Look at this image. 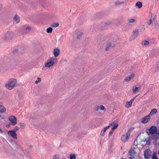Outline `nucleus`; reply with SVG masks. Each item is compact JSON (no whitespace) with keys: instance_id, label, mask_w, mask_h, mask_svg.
I'll use <instances>...</instances> for the list:
<instances>
[{"instance_id":"79ce46f5","label":"nucleus","mask_w":159,"mask_h":159,"mask_svg":"<svg viewBox=\"0 0 159 159\" xmlns=\"http://www.w3.org/2000/svg\"><path fill=\"white\" fill-rule=\"evenodd\" d=\"M57 159V156L55 155H54L53 157V159Z\"/></svg>"},{"instance_id":"f8f14e48","label":"nucleus","mask_w":159,"mask_h":159,"mask_svg":"<svg viewBox=\"0 0 159 159\" xmlns=\"http://www.w3.org/2000/svg\"><path fill=\"white\" fill-rule=\"evenodd\" d=\"M113 125L111 129L114 130L117 128L118 126V124L116 123L115 121H114L109 124L108 126H110V127Z\"/></svg>"},{"instance_id":"de8ad7c7","label":"nucleus","mask_w":159,"mask_h":159,"mask_svg":"<svg viewBox=\"0 0 159 159\" xmlns=\"http://www.w3.org/2000/svg\"><path fill=\"white\" fill-rule=\"evenodd\" d=\"M133 101H134L133 99H131V100H130L129 101H130V102H131V104H132V102H133Z\"/></svg>"},{"instance_id":"20e7f679","label":"nucleus","mask_w":159,"mask_h":159,"mask_svg":"<svg viewBox=\"0 0 159 159\" xmlns=\"http://www.w3.org/2000/svg\"><path fill=\"white\" fill-rule=\"evenodd\" d=\"M8 120L11 122V125L13 126L16 125L17 124V119L15 116H10L8 118Z\"/></svg>"},{"instance_id":"4d7b16f0","label":"nucleus","mask_w":159,"mask_h":159,"mask_svg":"<svg viewBox=\"0 0 159 159\" xmlns=\"http://www.w3.org/2000/svg\"><path fill=\"white\" fill-rule=\"evenodd\" d=\"M57 159H59V158H57Z\"/></svg>"},{"instance_id":"f704fd0d","label":"nucleus","mask_w":159,"mask_h":159,"mask_svg":"<svg viewBox=\"0 0 159 159\" xmlns=\"http://www.w3.org/2000/svg\"><path fill=\"white\" fill-rule=\"evenodd\" d=\"M19 128L18 127L16 126L12 130L14 131V132H15V133H16V131L17 130H19Z\"/></svg>"},{"instance_id":"dca6fc26","label":"nucleus","mask_w":159,"mask_h":159,"mask_svg":"<svg viewBox=\"0 0 159 159\" xmlns=\"http://www.w3.org/2000/svg\"><path fill=\"white\" fill-rule=\"evenodd\" d=\"M135 75L134 74H132L127 77H126L125 79V81L126 82H128L130 81L131 79H132L134 76Z\"/></svg>"},{"instance_id":"72a5a7b5","label":"nucleus","mask_w":159,"mask_h":159,"mask_svg":"<svg viewBox=\"0 0 159 159\" xmlns=\"http://www.w3.org/2000/svg\"><path fill=\"white\" fill-rule=\"evenodd\" d=\"M41 81V79L39 77H38L37 78V80H36L35 81V83L36 84H38L39 83H40Z\"/></svg>"},{"instance_id":"473e14b6","label":"nucleus","mask_w":159,"mask_h":159,"mask_svg":"<svg viewBox=\"0 0 159 159\" xmlns=\"http://www.w3.org/2000/svg\"><path fill=\"white\" fill-rule=\"evenodd\" d=\"M59 24L58 23H54L52 25V26L54 27H57L59 26Z\"/></svg>"},{"instance_id":"603ef678","label":"nucleus","mask_w":159,"mask_h":159,"mask_svg":"<svg viewBox=\"0 0 159 159\" xmlns=\"http://www.w3.org/2000/svg\"><path fill=\"white\" fill-rule=\"evenodd\" d=\"M158 154H159V150H158Z\"/></svg>"},{"instance_id":"3c124183","label":"nucleus","mask_w":159,"mask_h":159,"mask_svg":"<svg viewBox=\"0 0 159 159\" xmlns=\"http://www.w3.org/2000/svg\"><path fill=\"white\" fill-rule=\"evenodd\" d=\"M129 159H132L131 157H130L129 158Z\"/></svg>"},{"instance_id":"37998d69","label":"nucleus","mask_w":159,"mask_h":159,"mask_svg":"<svg viewBox=\"0 0 159 159\" xmlns=\"http://www.w3.org/2000/svg\"><path fill=\"white\" fill-rule=\"evenodd\" d=\"M3 133V131L0 128V134H2Z\"/></svg>"},{"instance_id":"a211bd4d","label":"nucleus","mask_w":159,"mask_h":159,"mask_svg":"<svg viewBox=\"0 0 159 159\" xmlns=\"http://www.w3.org/2000/svg\"><path fill=\"white\" fill-rule=\"evenodd\" d=\"M155 18V16L154 14L152 15L151 16V19H150L148 21V25H149L152 23V21H154Z\"/></svg>"},{"instance_id":"ea45409f","label":"nucleus","mask_w":159,"mask_h":159,"mask_svg":"<svg viewBox=\"0 0 159 159\" xmlns=\"http://www.w3.org/2000/svg\"><path fill=\"white\" fill-rule=\"evenodd\" d=\"M137 139H135L134 141V144L135 145H136L137 144H136L137 142Z\"/></svg>"},{"instance_id":"1a4fd4ad","label":"nucleus","mask_w":159,"mask_h":159,"mask_svg":"<svg viewBox=\"0 0 159 159\" xmlns=\"http://www.w3.org/2000/svg\"><path fill=\"white\" fill-rule=\"evenodd\" d=\"M54 61H50L48 60V61L45 64V67L49 68L50 67H52L55 64Z\"/></svg>"},{"instance_id":"9b49d317","label":"nucleus","mask_w":159,"mask_h":159,"mask_svg":"<svg viewBox=\"0 0 159 159\" xmlns=\"http://www.w3.org/2000/svg\"><path fill=\"white\" fill-rule=\"evenodd\" d=\"M150 118L149 115L145 116L141 119V122L143 123H146L148 122L150 120Z\"/></svg>"},{"instance_id":"864d4df0","label":"nucleus","mask_w":159,"mask_h":159,"mask_svg":"<svg viewBox=\"0 0 159 159\" xmlns=\"http://www.w3.org/2000/svg\"><path fill=\"white\" fill-rule=\"evenodd\" d=\"M157 27H158V28H159V25H158L157 26Z\"/></svg>"},{"instance_id":"423d86ee","label":"nucleus","mask_w":159,"mask_h":159,"mask_svg":"<svg viewBox=\"0 0 159 159\" xmlns=\"http://www.w3.org/2000/svg\"><path fill=\"white\" fill-rule=\"evenodd\" d=\"M139 34V31L138 29H135L133 31V34L130 38L129 40L132 41L136 38Z\"/></svg>"},{"instance_id":"7ed1b4c3","label":"nucleus","mask_w":159,"mask_h":159,"mask_svg":"<svg viewBox=\"0 0 159 159\" xmlns=\"http://www.w3.org/2000/svg\"><path fill=\"white\" fill-rule=\"evenodd\" d=\"M130 134V130L129 129L127 132L126 134H123L121 138V141L122 142H126L129 139Z\"/></svg>"},{"instance_id":"6e6d98bb","label":"nucleus","mask_w":159,"mask_h":159,"mask_svg":"<svg viewBox=\"0 0 159 159\" xmlns=\"http://www.w3.org/2000/svg\"><path fill=\"white\" fill-rule=\"evenodd\" d=\"M1 115H0V117H1Z\"/></svg>"},{"instance_id":"a878e982","label":"nucleus","mask_w":159,"mask_h":159,"mask_svg":"<svg viewBox=\"0 0 159 159\" xmlns=\"http://www.w3.org/2000/svg\"><path fill=\"white\" fill-rule=\"evenodd\" d=\"M123 3V2L120 1V0H119L115 2V4L116 6H118L120 5L121 4Z\"/></svg>"},{"instance_id":"cd10ccee","label":"nucleus","mask_w":159,"mask_h":159,"mask_svg":"<svg viewBox=\"0 0 159 159\" xmlns=\"http://www.w3.org/2000/svg\"><path fill=\"white\" fill-rule=\"evenodd\" d=\"M139 90V87H135L132 89L133 92L134 93H135L137 92Z\"/></svg>"},{"instance_id":"5fc2aeb1","label":"nucleus","mask_w":159,"mask_h":159,"mask_svg":"<svg viewBox=\"0 0 159 159\" xmlns=\"http://www.w3.org/2000/svg\"><path fill=\"white\" fill-rule=\"evenodd\" d=\"M121 159H124V158H121Z\"/></svg>"},{"instance_id":"b1692460","label":"nucleus","mask_w":159,"mask_h":159,"mask_svg":"<svg viewBox=\"0 0 159 159\" xmlns=\"http://www.w3.org/2000/svg\"><path fill=\"white\" fill-rule=\"evenodd\" d=\"M152 159H158L157 156V152H153Z\"/></svg>"},{"instance_id":"9d476101","label":"nucleus","mask_w":159,"mask_h":159,"mask_svg":"<svg viewBox=\"0 0 159 159\" xmlns=\"http://www.w3.org/2000/svg\"><path fill=\"white\" fill-rule=\"evenodd\" d=\"M136 19L134 18H130L127 20L128 24L131 26L134 25L135 24Z\"/></svg>"},{"instance_id":"39448f33","label":"nucleus","mask_w":159,"mask_h":159,"mask_svg":"<svg viewBox=\"0 0 159 159\" xmlns=\"http://www.w3.org/2000/svg\"><path fill=\"white\" fill-rule=\"evenodd\" d=\"M152 153V151L149 149H147L146 150L144 153V157L145 159H149V157Z\"/></svg>"},{"instance_id":"aec40b11","label":"nucleus","mask_w":159,"mask_h":159,"mask_svg":"<svg viewBox=\"0 0 159 159\" xmlns=\"http://www.w3.org/2000/svg\"><path fill=\"white\" fill-rule=\"evenodd\" d=\"M157 111V110L156 109H153L151 111L149 115L152 116L155 114Z\"/></svg>"},{"instance_id":"09e8293b","label":"nucleus","mask_w":159,"mask_h":159,"mask_svg":"<svg viewBox=\"0 0 159 159\" xmlns=\"http://www.w3.org/2000/svg\"><path fill=\"white\" fill-rule=\"evenodd\" d=\"M7 37H8V38H9V37H8V36L7 34Z\"/></svg>"},{"instance_id":"4be33fe9","label":"nucleus","mask_w":159,"mask_h":159,"mask_svg":"<svg viewBox=\"0 0 159 159\" xmlns=\"http://www.w3.org/2000/svg\"><path fill=\"white\" fill-rule=\"evenodd\" d=\"M129 155L131 156H132L135 154V151L133 148H131L129 151Z\"/></svg>"},{"instance_id":"c756f323","label":"nucleus","mask_w":159,"mask_h":159,"mask_svg":"<svg viewBox=\"0 0 159 159\" xmlns=\"http://www.w3.org/2000/svg\"><path fill=\"white\" fill-rule=\"evenodd\" d=\"M19 125H20V128L22 129H23L25 127V125L24 123H19Z\"/></svg>"},{"instance_id":"49530a36","label":"nucleus","mask_w":159,"mask_h":159,"mask_svg":"<svg viewBox=\"0 0 159 159\" xmlns=\"http://www.w3.org/2000/svg\"><path fill=\"white\" fill-rule=\"evenodd\" d=\"M10 125H9L8 124L6 125V127L7 128H9L10 127Z\"/></svg>"},{"instance_id":"bb28decb","label":"nucleus","mask_w":159,"mask_h":159,"mask_svg":"<svg viewBox=\"0 0 159 159\" xmlns=\"http://www.w3.org/2000/svg\"><path fill=\"white\" fill-rule=\"evenodd\" d=\"M83 35V33L80 32L77 34V38L78 39H80L82 37Z\"/></svg>"},{"instance_id":"58836bf2","label":"nucleus","mask_w":159,"mask_h":159,"mask_svg":"<svg viewBox=\"0 0 159 159\" xmlns=\"http://www.w3.org/2000/svg\"><path fill=\"white\" fill-rule=\"evenodd\" d=\"M146 143L148 145L150 144V141L149 138L148 139V140H147V141L146 142Z\"/></svg>"},{"instance_id":"4c0bfd02","label":"nucleus","mask_w":159,"mask_h":159,"mask_svg":"<svg viewBox=\"0 0 159 159\" xmlns=\"http://www.w3.org/2000/svg\"><path fill=\"white\" fill-rule=\"evenodd\" d=\"M25 29L27 30L30 31L31 30V28L30 27L26 26L25 27Z\"/></svg>"},{"instance_id":"c85d7f7f","label":"nucleus","mask_w":159,"mask_h":159,"mask_svg":"<svg viewBox=\"0 0 159 159\" xmlns=\"http://www.w3.org/2000/svg\"><path fill=\"white\" fill-rule=\"evenodd\" d=\"M149 44V42L148 41L145 40L143 42L142 44L143 46H145L148 45Z\"/></svg>"},{"instance_id":"393cba45","label":"nucleus","mask_w":159,"mask_h":159,"mask_svg":"<svg viewBox=\"0 0 159 159\" xmlns=\"http://www.w3.org/2000/svg\"><path fill=\"white\" fill-rule=\"evenodd\" d=\"M135 6L138 7L139 8H140L142 6V3L141 2H138L136 3Z\"/></svg>"},{"instance_id":"5701e85b","label":"nucleus","mask_w":159,"mask_h":159,"mask_svg":"<svg viewBox=\"0 0 159 159\" xmlns=\"http://www.w3.org/2000/svg\"><path fill=\"white\" fill-rule=\"evenodd\" d=\"M132 104L131 102L127 101L125 104V106L127 108H129L131 107Z\"/></svg>"},{"instance_id":"a18cd8bd","label":"nucleus","mask_w":159,"mask_h":159,"mask_svg":"<svg viewBox=\"0 0 159 159\" xmlns=\"http://www.w3.org/2000/svg\"><path fill=\"white\" fill-rule=\"evenodd\" d=\"M158 25H157V23H155V26L156 27H157V26Z\"/></svg>"},{"instance_id":"f3484780","label":"nucleus","mask_w":159,"mask_h":159,"mask_svg":"<svg viewBox=\"0 0 159 159\" xmlns=\"http://www.w3.org/2000/svg\"><path fill=\"white\" fill-rule=\"evenodd\" d=\"M110 127V126H107L106 127L104 128L101 131V132L100 135L101 136H103L104 135L105 132L106 130Z\"/></svg>"},{"instance_id":"c03bdc74","label":"nucleus","mask_w":159,"mask_h":159,"mask_svg":"<svg viewBox=\"0 0 159 159\" xmlns=\"http://www.w3.org/2000/svg\"><path fill=\"white\" fill-rule=\"evenodd\" d=\"M110 22H107V23L105 24L106 25H109L110 24Z\"/></svg>"},{"instance_id":"7c9ffc66","label":"nucleus","mask_w":159,"mask_h":159,"mask_svg":"<svg viewBox=\"0 0 159 159\" xmlns=\"http://www.w3.org/2000/svg\"><path fill=\"white\" fill-rule=\"evenodd\" d=\"M56 60L57 58L55 57H52L49 58L48 60L49 61H53L55 62V61Z\"/></svg>"},{"instance_id":"e433bc0d","label":"nucleus","mask_w":159,"mask_h":159,"mask_svg":"<svg viewBox=\"0 0 159 159\" xmlns=\"http://www.w3.org/2000/svg\"><path fill=\"white\" fill-rule=\"evenodd\" d=\"M114 132L113 130L111 129V130L109 132V137Z\"/></svg>"},{"instance_id":"ddd939ff","label":"nucleus","mask_w":159,"mask_h":159,"mask_svg":"<svg viewBox=\"0 0 159 159\" xmlns=\"http://www.w3.org/2000/svg\"><path fill=\"white\" fill-rule=\"evenodd\" d=\"M7 66L3 62L0 63V71H2L6 70Z\"/></svg>"},{"instance_id":"6e6552de","label":"nucleus","mask_w":159,"mask_h":159,"mask_svg":"<svg viewBox=\"0 0 159 159\" xmlns=\"http://www.w3.org/2000/svg\"><path fill=\"white\" fill-rule=\"evenodd\" d=\"M95 110L96 111H106V109L102 105L97 106H96L94 108Z\"/></svg>"},{"instance_id":"6ab92c4d","label":"nucleus","mask_w":159,"mask_h":159,"mask_svg":"<svg viewBox=\"0 0 159 159\" xmlns=\"http://www.w3.org/2000/svg\"><path fill=\"white\" fill-rule=\"evenodd\" d=\"M114 44L113 43H109L107 45L106 48L105 50L106 51H108L110 48H111L113 47L114 46Z\"/></svg>"},{"instance_id":"4468645a","label":"nucleus","mask_w":159,"mask_h":159,"mask_svg":"<svg viewBox=\"0 0 159 159\" xmlns=\"http://www.w3.org/2000/svg\"><path fill=\"white\" fill-rule=\"evenodd\" d=\"M6 108L3 106L2 103L0 102V113H4L6 112Z\"/></svg>"},{"instance_id":"8fccbe9b","label":"nucleus","mask_w":159,"mask_h":159,"mask_svg":"<svg viewBox=\"0 0 159 159\" xmlns=\"http://www.w3.org/2000/svg\"><path fill=\"white\" fill-rule=\"evenodd\" d=\"M135 98V97L134 98H133L132 99H133V100H134V99Z\"/></svg>"},{"instance_id":"f257e3e1","label":"nucleus","mask_w":159,"mask_h":159,"mask_svg":"<svg viewBox=\"0 0 159 159\" xmlns=\"http://www.w3.org/2000/svg\"><path fill=\"white\" fill-rule=\"evenodd\" d=\"M158 130L159 132L157 133V127L155 126H152L149 129V131L147 132V134L148 135H152V139L153 140L159 139V129Z\"/></svg>"},{"instance_id":"2eb2a0df","label":"nucleus","mask_w":159,"mask_h":159,"mask_svg":"<svg viewBox=\"0 0 159 159\" xmlns=\"http://www.w3.org/2000/svg\"><path fill=\"white\" fill-rule=\"evenodd\" d=\"M60 51L57 48H55L53 51V54L55 57H57L60 54Z\"/></svg>"},{"instance_id":"0eeeda50","label":"nucleus","mask_w":159,"mask_h":159,"mask_svg":"<svg viewBox=\"0 0 159 159\" xmlns=\"http://www.w3.org/2000/svg\"><path fill=\"white\" fill-rule=\"evenodd\" d=\"M7 134L8 136H11L14 139H17V135L16 133L12 130L8 131Z\"/></svg>"},{"instance_id":"2f4dec72","label":"nucleus","mask_w":159,"mask_h":159,"mask_svg":"<svg viewBox=\"0 0 159 159\" xmlns=\"http://www.w3.org/2000/svg\"><path fill=\"white\" fill-rule=\"evenodd\" d=\"M52 31V28L50 27L48 28L47 29V32L48 33H51Z\"/></svg>"},{"instance_id":"f03ea898","label":"nucleus","mask_w":159,"mask_h":159,"mask_svg":"<svg viewBox=\"0 0 159 159\" xmlns=\"http://www.w3.org/2000/svg\"><path fill=\"white\" fill-rule=\"evenodd\" d=\"M17 81L15 79H11L6 84L5 86L6 88L9 90L12 89L14 87L16 86Z\"/></svg>"},{"instance_id":"c9c22d12","label":"nucleus","mask_w":159,"mask_h":159,"mask_svg":"<svg viewBox=\"0 0 159 159\" xmlns=\"http://www.w3.org/2000/svg\"><path fill=\"white\" fill-rule=\"evenodd\" d=\"M70 159H76V157L74 154H71L70 155Z\"/></svg>"},{"instance_id":"a19ab883","label":"nucleus","mask_w":159,"mask_h":159,"mask_svg":"<svg viewBox=\"0 0 159 159\" xmlns=\"http://www.w3.org/2000/svg\"><path fill=\"white\" fill-rule=\"evenodd\" d=\"M148 140V139H144V140H142V142H146L147 141V140Z\"/></svg>"},{"instance_id":"412c9836","label":"nucleus","mask_w":159,"mask_h":159,"mask_svg":"<svg viewBox=\"0 0 159 159\" xmlns=\"http://www.w3.org/2000/svg\"><path fill=\"white\" fill-rule=\"evenodd\" d=\"M14 20L16 23H18L20 22V19L19 16L17 15H16L14 17Z\"/></svg>"}]
</instances>
